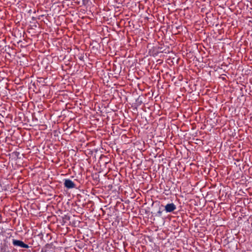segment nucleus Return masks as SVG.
<instances>
[{
    "mask_svg": "<svg viewBox=\"0 0 252 252\" xmlns=\"http://www.w3.org/2000/svg\"><path fill=\"white\" fill-rule=\"evenodd\" d=\"M12 244L15 246H19L23 248L27 249L29 248V246L27 244H26L23 241L13 239Z\"/></svg>",
    "mask_w": 252,
    "mask_h": 252,
    "instance_id": "obj_1",
    "label": "nucleus"
},
{
    "mask_svg": "<svg viewBox=\"0 0 252 252\" xmlns=\"http://www.w3.org/2000/svg\"><path fill=\"white\" fill-rule=\"evenodd\" d=\"M64 186L68 189H73L75 187V184L73 182L68 179H65L64 180Z\"/></svg>",
    "mask_w": 252,
    "mask_h": 252,
    "instance_id": "obj_3",
    "label": "nucleus"
},
{
    "mask_svg": "<svg viewBox=\"0 0 252 252\" xmlns=\"http://www.w3.org/2000/svg\"><path fill=\"white\" fill-rule=\"evenodd\" d=\"M176 209V206L173 203H168L164 206L166 213H171Z\"/></svg>",
    "mask_w": 252,
    "mask_h": 252,
    "instance_id": "obj_2",
    "label": "nucleus"
},
{
    "mask_svg": "<svg viewBox=\"0 0 252 252\" xmlns=\"http://www.w3.org/2000/svg\"><path fill=\"white\" fill-rule=\"evenodd\" d=\"M162 213V211H161L160 210H159L158 211V212L157 213V214H156V216L158 217H160L161 216Z\"/></svg>",
    "mask_w": 252,
    "mask_h": 252,
    "instance_id": "obj_4",
    "label": "nucleus"
}]
</instances>
